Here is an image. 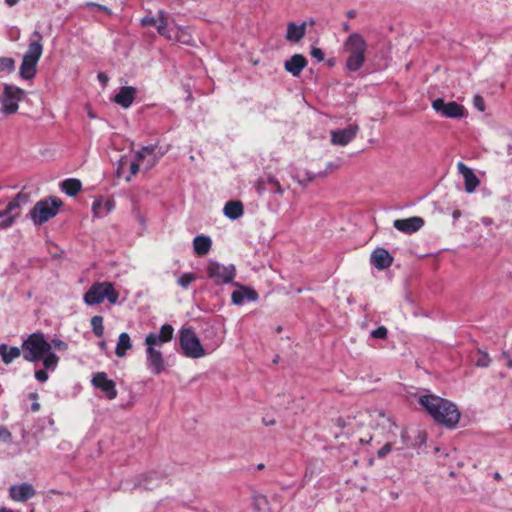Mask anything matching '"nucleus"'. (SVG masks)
Segmentation results:
<instances>
[{
  "instance_id": "f257e3e1",
  "label": "nucleus",
  "mask_w": 512,
  "mask_h": 512,
  "mask_svg": "<svg viewBox=\"0 0 512 512\" xmlns=\"http://www.w3.org/2000/svg\"><path fill=\"white\" fill-rule=\"evenodd\" d=\"M174 328L170 324H164L159 331L149 332L144 339L145 363L147 369L153 375H160L167 368L166 360L161 351L164 344L173 339Z\"/></svg>"
},
{
  "instance_id": "f03ea898",
  "label": "nucleus",
  "mask_w": 512,
  "mask_h": 512,
  "mask_svg": "<svg viewBox=\"0 0 512 512\" xmlns=\"http://www.w3.org/2000/svg\"><path fill=\"white\" fill-rule=\"evenodd\" d=\"M22 356L27 362H42L47 370H55L59 357L50 351L49 341L41 332L32 333L22 342Z\"/></svg>"
},
{
  "instance_id": "7ed1b4c3",
  "label": "nucleus",
  "mask_w": 512,
  "mask_h": 512,
  "mask_svg": "<svg viewBox=\"0 0 512 512\" xmlns=\"http://www.w3.org/2000/svg\"><path fill=\"white\" fill-rule=\"evenodd\" d=\"M419 404L438 423L454 428L460 420V411L451 401L434 394L419 397Z\"/></svg>"
},
{
  "instance_id": "20e7f679",
  "label": "nucleus",
  "mask_w": 512,
  "mask_h": 512,
  "mask_svg": "<svg viewBox=\"0 0 512 512\" xmlns=\"http://www.w3.org/2000/svg\"><path fill=\"white\" fill-rule=\"evenodd\" d=\"M367 47L366 40L357 32L346 38L343 43V50L347 54L345 67L348 71L356 72L361 69L365 62Z\"/></svg>"
},
{
  "instance_id": "39448f33",
  "label": "nucleus",
  "mask_w": 512,
  "mask_h": 512,
  "mask_svg": "<svg viewBox=\"0 0 512 512\" xmlns=\"http://www.w3.org/2000/svg\"><path fill=\"white\" fill-rule=\"evenodd\" d=\"M32 38L34 39L30 42L27 51L23 55L19 71L20 76L27 80L32 79L35 76L36 66L43 52V46L41 43L42 35L40 32L34 31Z\"/></svg>"
},
{
  "instance_id": "423d86ee",
  "label": "nucleus",
  "mask_w": 512,
  "mask_h": 512,
  "mask_svg": "<svg viewBox=\"0 0 512 512\" xmlns=\"http://www.w3.org/2000/svg\"><path fill=\"white\" fill-rule=\"evenodd\" d=\"M61 206L62 201L57 197L44 198L38 201L29 211L30 219L35 225H42L55 217Z\"/></svg>"
},
{
  "instance_id": "0eeeda50",
  "label": "nucleus",
  "mask_w": 512,
  "mask_h": 512,
  "mask_svg": "<svg viewBox=\"0 0 512 512\" xmlns=\"http://www.w3.org/2000/svg\"><path fill=\"white\" fill-rule=\"evenodd\" d=\"M119 298L118 292L110 282H96L88 289L84 295V302L89 306L102 303L105 299L110 304H116Z\"/></svg>"
},
{
  "instance_id": "6e6552de",
  "label": "nucleus",
  "mask_w": 512,
  "mask_h": 512,
  "mask_svg": "<svg viewBox=\"0 0 512 512\" xmlns=\"http://www.w3.org/2000/svg\"><path fill=\"white\" fill-rule=\"evenodd\" d=\"M179 344L184 356L199 359L206 355V351L198 336L191 327H183L179 331Z\"/></svg>"
},
{
  "instance_id": "1a4fd4ad",
  "label": "nucleus",
  "mask_w": 512,
  "mask_h": 512,
  "mask_svg": "<svg viewBox=\"0 0 512 512\" xmlns=\"http://www.w3.org/2000/svg\"><path fill=\"white\" fill-rule=\"evenodd\" d=\"M23 97L24 90L21 88L11 84H3V92L0 95L1 113L5 115L15 114Z\"/></svg>"
},
{
  "instance_id": "9d476101",
  "label": "nucleus",
  "mask_w": 512,
  "mask_h": 512,
  "mask_svg": "<svg viewBox=\"0 0 512 512\" xmlns=\"http://www.w3.org/2000/svg\"><path fill=\"white\" fill-rule=\"evenodd\" d=\"M206 271L208 278L216 285L229 284L236 276V268L233 264L224 265L214 260L208 262Z\"/></svg>"
},
{
  "instance_id": "9b49d317",
  "label": "nucleus",
  "mask_w": 512,
  "mask_h": 512,
  "mask_svg": "<svg viewBox=\"0 0 512 512\" xmlns=\"http://www.w3.org/2000/svg\"><path fill=\"white\" fill-rule=\"evenodd\" d=\"M433 110L441 117L460 119L466 114L465 107L455 101L446 102L443 98H437L431 104Z\"/></svg>"
},
{
  "instance_id": "f8f14e48",
  "label": "nucleus",
  "mask_w": 512,
  "mask_h": 512,
  "mask_svg": "<svg viewBox=\"0 0 512 512\" xmlns=\"http://www.w3.org/2000/svg\"><path fill=\"white\" fill-rule=\"evenodd\" d=\"M163 37L168 41L180 43L183 45H192L194 42L189 27L173 24L171 20L170 24L167 26L165 35H163Z\"/></svg>"
},
{
  "instance_id": "ddd939ff",
  "label": "nucleus",
  "mask_w": 512,
  "mask_h": 512,
  "mask_svg": "<svg viewBox=\"0 0 512 512\" xmlns=\"http://www.w3.org/2000/svg\"><path fill=\"white\" fill-rule=\"evenodd\" d=\"M92 385L104 392L105 396L109 400H113L117 397L116 384L113 380L109 379L105 372H97L93 375L91 380Z\"/></svg>"
},
{
  "instance_id": "4468645a",
  "label": "nucleus",
  "mask_w": 512,
  "mask_h": 512,
  "mask_svg": "<svg viewBox=\"0 0 512 512\" xmlns=\"http://www.w3.org/2000/svg\"><path fill=\"white\" fill-rule=\"evenodd\" d=\"M140 24L143 27L155 26L158 34L163 37L167 26L170 24V17L165 11L159 10L156 16L146 15L142 17Z\"/></svg>"
},
{
  "instance_id": "2eb2a0df",
  "label": "nucleus",
  "mask_w": 512,
  "mask_h": 512,
  "mask_svg": "<svg viewBox=\"0 0 512 512\" xmlns=\"http://www.w3.org/2000/svg\"><path fill=\"white\" fill-rule=\"evenodd\" d=\"M9 497L15 502H25L36 495L33 485L27 482L11 485L8 489Z\"/></svg>"
},
{
  "instance_id": "dca6fc26",
  "label": "nucleus",
  "mask_w": 512,
  "mask_h": 512,
  "mask_svg": "<svg viewBox=\"0 0 512 512\" xmlns=\"http://www.w3.org/2000/svg\"><path fill=\"white\" fill-rule=\"evenodd\" d=\"M359 127L357 124H350L348 127L331 131V142L334 145L345 146L357 135Z\"/></svg>"
},
{
  "instance_id": "f3484780",
  "label": "nucleus",
  "mask_w": 512,
  "mask_h": 512,
  "mask_svg": "<svg viewBox=\"0 0 512 512\" xmlns=\"http://www.w3.org/2000/svg\"><path fill=\"white\" fill-rule=\"evenodd\" d=\"M156 146L148 145L135 152V158L142 164L144 170H150L162 156L155 153Z\"/></svg>"
},
{
  "instance_id": "a211bd4d",
  "label": "nucleus",
  "mask_w": 512,
  "mask_h": 512,
  "mask_svg": "<svg viewBox=\"0 0 512 512\" xmlns=\"http://www.w3.org/2000/svg\"><path fill=\"white\" fill-rule=\"evenodd\" d=\"M424 225V220L421 217L414 216L407 219H397L394 221L393 226L400 232L412 234L420 230Z\"/></svg>"
},
{
  "instance_id": "6ab92c4d",
  "label": "nucleus",
  "mask_w": 512,
  "mask_h": 512,
  "mask_svg": "<svg viewBox=\"0 0 512 512\" xmlns=\"http://www.w3.org/2000/svg\"><path fill=\"white\" fill-rule=\"evenodd\" d=\"M371 264L379 270L386 269L391 266L393 257L385 248H376L370 257Z\"/></svg>"
},
{
  "instance_id": "aec40b11",
  "label": "nucleus",
  "mask_w": 512,
  "mask_h": 512,
  "mask_svg": "<svg viewBox=\"0 0 512 512\" xmlns=\"http://www.w3.org/2000/svg\"><path fill=\"white\" fill-rule=\"evenodd\" d=\"M457 168L464 178L465 191L467 193H473L480 183L478 177L475 175L471 168L467 167L462 162L457 164Z\"/></svg>"
},
{
  "instance_id": "412c9836",
  "label": "nucleus",
  "mask_w": 512,
  "mask_h": 512,
  "mask_svg": "<svg viewBox=\"0 0 512 512\" xmlns=\"http://www.w3.org/2000/svg\"><path fill=\"white\" fill-rule=\"evenodd\" d=\"M257 292L247 286H239V289L232 292L231 300L234 305H243L245 301H256Z\"/></svg>"
},
{
  "instance_id": "4be33fe9",
  "label": "nucleus",
  "mask_w": 512,
  "mask_h": 512,
  "mask_svg": "<svg viewBox=\"0 0 512 512\" xmlns=\"http://www.w3.org/2000/svg\"><path fill=\"white\" fill-rule=\"evenodd\" d=\"M136 97V89L132 86L122 87L114 96V102L123 108H129Z\"/></svg>"
},
{
  "instance_id": "5701e85b",
  "label": "nucleus",
  "mask_w": 512,
  "mask_h": 512,
  "mask_svg": "<svg viewBox=\"0 0 512 512\" xmlns=\"http://www.w3.org/2000/svg\"><path fill=\"white\" fill-rule=\"evenodd\" d=\"M306 65L307 61L305 57L300 54H295L285 62L284 67L286 71L291 73L293 76H298Z\"/></svg>"
},
{
  "instance_id": "b1692460",
  "label": "nucleus",
  "mask_w": 512,
  "mask_h": 512,
  "mask_svg": "<svg viewBox=\"0 0 512 512\" xmlns=\"http://www.w3.org/2000/svg\"><path fill=\"white\" fill-rule=\"evenodd\" d=\"M29 202V195L24 192H19L13 199H11L5 210L0 211V218L10 215L14 210L19 209L21 206Z\"/></svg>"
},
{
  "instance_id": "393cba45",
  "label": "nucleus",
  "mask_w": 512,
  "mask_h": 512,
  "mask_svg": "<svg viewBox=\"0 0 512 512\" xmlns=\"http://www.w3.org/2000/svg\"><path fill=\"white\" fill-rule=\"evenodd\" d=\"M306 33V22L297 25L294 22H289L287 25L286 39L290 42H299Z\"/></svg>"
},
{
  "instance_id": "a878e982",
  "label": "nucleus",
  "mask_w": 512,
  "mask_h": 512,
  "mask_svg": "<svg viewBox=\"0 0 512 512\" xmlns=\"http://www.w3.org/2000/svg\"><path fill=\"white\" fill-rule=\"evenodd\" d=\"M114 209V202L111 200L97 199L92 204V213L96 218H103Z\"/></svg>"
},
{
  "instance_id": "bb28decb",
  "label": "nucleus",
  "mask_w": 512,
  "mask_h": 512,
  "mask_svg": "<svg viewBox=\"0 0 512 512\" xmlns=\"http://www.w3.org/2000/svg\"><path fill=\"white\" fill-rule=\"evenodd\" d=\"M22 354V347H9L7 344H0V357L2 361L8 365Z\"/></svg>"
},
{
  "instance_id": "cd10ccee",
  "label": "nucleus",
  "mask_w": 512,
  "mask_h": 512,
  "mask_svg": "<svg viewBox=\"0 0 512 512\" xmlns=\"http://www.w3.org/2000/svg\"><path fill=\"white\" fill-rule=\"evenodd\" d=\"M212 241L210 237L204 235H198L193 240L194 252L199 256L208 254L211 249Z\"/></svg>"
},
{
  "instance_id": "c85d7f7f",
  "label": "nucleus",
  "mask_w": 512,
  "mask_h": 512,
  "mask_svg": "<svg viewBox=\"0 0 512 512\" xmlns=\"http://www.w3.org/2000/svg\"><path fill=\"white\" fill-rule=\"evenodd\" d=\"M223 213L231 220L239 219L244 213L243 204L240 201H229L225 204Z\"/></svg>"
},
{
  "instance_id": "c756f323",
  "label": "nucleus",
  "mask_w": 512,
  "mask_h": 512,
  "mask_svg": "<svg viewBox=\"0 0 512 512\" xmlns=\"http://www.w3.org/2000/svg\"><path fill=\"white\" fill-rule=\"evenodd\" d=\"M162 476L157 472H149L142 476V478L134 485V487H142L144 489H152L159 484Z\"/></svg>"
},
{
  "instance_id": "7c9ffc66",
  "label": "nucleus",
  "mask_w": 512,
  "mask_h": 512,
  "mask_svg": "<svg viewBox=\"0 0 512 512\" xmlns=\"http://www.w3.org/2000/svg\"><path fill=\"white\" fill-rule=\"evenodd\" d=\"M62 192L70 197L76 196L82 189L81 181L75 178H69L60 183Z\"/></svg>"
},
{
  "instance_id": "2f4dec72",
  "label": "nucleus",
  "mask_w": 512,
  "mask_h": 512,
  "mask_svg": "<svg viewBox=\"0 0 512 512\" xmlns=\"http://www.w3.org/2000/svg\"><path fill=\"white\" fill-rule=\"evenodd\" d=\"M132 349V341L128 333L123 332L119 335L115 348V354L118 357H124L127 351Z\"/></svg>"
},
{
  "instance_id": "473e14b6",
  "label": "nucleus",
  "mask_w": 512,
  "mask_h": 512,
  "mask_svg": "<svg viewBox=\"0 0 512 512\" xmlns=\"http://www.w3.org/2000/svg\"><path fill=\"white\" fill-rule=\"evenodd\" d=\"M293 179L301 185H307L315 179V174L308 170H297Z\"/></svg>"
},
{
  "instance_id": "72a5a7b5",
  "label": "nucleus",
  "mask_w": 512,
  "mask_h": 512,
  "mask_svg": "<svg viewBox=\"0 0 512 512\" xmlns=\"http://www.w3.org/2000/svg\"><path fill=\"white\" fill-rule=\"evenodd\" d=\"M15 70V61L11 57H0V77Z\"/></svg>"
},
{
  "instance_id": "f704fd0d",
  "label": "nucleus",
  "mask_w": 512,
  "mask_h": 512,
  "mask_svg": "<svg viewBox=\"0 0 512 512\" xmlns=\"http://www.w3.org/2000/svg\"><path fill=\"white\" fill-rule=\"evenodd\" d=\"M265 183H267L268 191L270 193H275L278 195H283L284 189L282 188L279 181L274 176H267L265 178Z\"/></svg>"
},
{
  "instance_id": "c9c22d12",
  "label": "nucleus",
  "mask_w": 512,
  "mask_h": 512,
  "mask_svg": "<svg viewBox=\"0 0 512 512\" xmlns=\"http://www.w3.org/2000/svg\"><path fill=\"white\" fill-rule=\"evenodd\" d=\"M91 327L92 331L97 337H101L104 334V326H103V317L102 316H94L91 319Z\"/></svg>"
},
{
  "instance_id": "e433bc0d",
  "label": "nucleus",
  "mask_w": 512,
  "mask_h": 512,
  "mask_svg": "<svg viewBox=\"0 0 512 512\" xmlns=\"http://www.w3.org/2000/svg\"><path fill=\"white\" fill-rule=\"evenodd\" d=\"M252 505L256 511H264L268 508V500L264 495L256 494L252 498Z\"/></svg>"
},
{
  "instance_id": "4c0bfd02",
  "label": "nucleus",
  "mask_w": 512,
  "mask_h": 512,
  "mask_svg": "<svg viewBox=\"0 0 512 512\" xmlns=\"http://www.w3.org/2000/svg\"><path fill=\"white\" fill-rule=\"evenodd\" d=\"M196 279L197 277L194 273H184L178 277L177 283L182 288L187 289Z\"/></svg>"
},
{
  "instance_id": "58836bf2",
  "label": "nucleus",
  "mask_w": 512,
  "mask_h": 512,
  "mask_svg": "<svg viewBox=\"0 0 512 512\" xmlns=\"http://www.w3.org/2000/svg\"><path fill=\"white\" fill-rule=\"evenodd\" d=\"M50 345V351L57 350V351H65L68 348V345L66 342L62 341L61 339L54 338L49 342Z\"/></svg>"
},
{
  "instance_id": "ea45409f",
  "label": "nucleus",
  "mask_w": 512,
  "mask_h": 512,
  "mask_svg": "<svg viewBox=\"0 0 512 512\" xmlns=\"http://www.w3.org/2000/svg\"><path fill=\"white\" fill-rule=\"evenodd\" d=\"M0 441L10 444L12 443V434L11 432L3 425H0Z\"/></svg>"
},
{
  "instance_id": "a19ab883",
  "label": "nucleus",
  "mask_w": 512,
  "mask_h": 512,
  "mask_svg": "<svg viewBox=\"0 0 512 512\" xmlns=\"http://www.w3.org/2000/svg\"><path fill=\"white\" fill-rule=\"evenodd\" d=\"M388 331L384 326H379L378 328L371 331L370 335L376 339H385L387 337Z\"/></svg>"
},
{
  "instance_id": "79ce46f5",
  "label": "nucleus",
  "mask_w": 512,
  "mask_h": 512,
  "mask_svg": "<svg viewBox=\"0 0 512 512\" xmlns=\"http://www.w3.org/2000/svg\"><path fill=\"white\" fill-rule=\"evenodd\" d=\"M141 167L142 164L135 158V156H133V159L130 161L129 164L130 176L136 175Z\"/></svg>"
},
{
  "instance_id": "37998d69",
  "label": "nucleus",
  "mask_w": 512,
  "mask_h": 512,
  "mask_svg": "<svg viewBox=\"0 0 512 512\" xmlns=\"http://www.w3.org/2000/svg\"><path fill=\"white\" fill-rule=\"evenodd\" d=\"M392 451V444L386 443L382 448L377 451L378 458H385Z\"/></svg>"
},
{
  "instance_id": "c03bdc74",
  "label": "nucleus",
  "mask_w": 512,
  "mask_h": 512,
  "mask_svg": "<svg viewBox=\"0 0 512 512\" xmlns=\"http://www.w3.org/2000/svg\"><path fill=\"white\" fill-rule=\"evenodd\" d=\"M85 6L86 7L94 8V9H96L98 11H105L108 14L111 13V11H110V9L108 7H106L104 5H101V4L94 3V2H86Z\"/></svg>"
},
{
  "instance_id": "a18cd8bd",
  "label": "nucleus",
  "mask_w": 512,
  "mask_h": 512,
  "mask_svg": "<svg viewBox=\"0 0 512 512\" xmlns=\"http://www.w3.org/2000/svg\"><path fill=\"white\" fill-rule=\"evenodd\" d=\"M473 103H474V106L479 111H484L485 110L484 100H483V98L480 95H475L474 96Z\"/></svg>"
},
{
  "instance_id": "49530a36",
  "label": "nucleus",
  "mask_w": 512,
  "mask_h": 512,
  "mask_svg": "<svg viewBox=\"0 0 512 512\" xmlns=\"http://www.w3.org/2000/svg\"><path fill=\"white\" fill-rule=\"evenodd\" d=\"M47 369L45 368V370L43 369H40V370H37L35 372V378L39 381V382H45L48 380V373L46 371Z\"/></svg>"
},
{
  "instance_id": "de8ad7c7",
  "label": "nucleus",
  "mask_w": 512,
  "mask_h": 512,
  "mask_svg": "<svg viewBox=\"0 0 512 512\" xmlns=\"http://www.w3.org/2000/svg\"><path fill=\"white\" fill-rule=\"evenodd\" d=\"M256 190L259 195H262L265 191H268L267 183H265V178L258 180Z\"/></svg>"
},
{
  "instance_id": "09e8293b",
  "label": "nucleus",
  "mask_w": 512,
  "mask_h": 512,
  "mask_svg": "<svg viewBox=\"0 0 512 512\" xmlns=\"http://www.w3.org/2000/svg\"><path fill=\"white\" fill-rule=\"evenodd\" d=\"M311 56L318 61H322L324 59V53L320 48H312Z\"/></svg>"
},
{
  "instance_id": "8fccbe9b",
  "label": "nucleus",
  "mask_w": 512,
  "mask_h": 512,
  "mask_svg": "<svg viewBox=\"0 0 512 512\" xmlns=\"http://www.w3.org/2000/svg\"><path fill=\"white\" fill-rule=\"evenodd\" d=\"M489 363H490V359L488 358L487 355H484L480 359H478L477 366H479V367H486V366L489 365Z\"/></svg>"
},
{
  "instance_id": "3c124183",
  "label": "nucleus",
  "mask_w": 512,
  "mask_h": 512,
  "mask_svg": "<svg viewBox=\"0 0 512 512\" xmlns=\"http://www.w3.org/2000/svg\"><path fill=\"white\" fill-rule=\"evenodd\" d=\"M15 218H16V215H11V216H8L4 222H3V226L4 227H10L14 222H15Z\"/></svg>"
},
{
  "instance_id": "603ef678",
  "label": "nucleus",
  "mask_w": 512,
  "mask_h": 512,
  "mask_svg": "<svg viewBox=\"0 0 512 512\" xmlns=\"http://www.w3.org/2000/svg\"><path fill=\"white\" fill-rule=\"evenodd\" d=\"M12 29H13V32H11V34H10V39L12 41H16V40H18V38L20 36V30L16 27H13Z\"/></svg>"
},
{
  "instance_id": "864d4df0",
  "label": "nucleus",
  "mask_w": 512,
  "mask_h": 512,
  "mask_svg": "<svg viewBox=\"0 0 512 512\" xmlns=\"http://www.w3.org/2000/svg\"><path fill=\"white\" fill-rule=\"evenodd\" d=\"M335 423L340 428H345L346 427V421H345V419H343L341 417L337 418Z\"/></svg>"
},
{
  "instance_id": "5fc2aeb1",
  "label": "nucleus",
  "mask_w": 512,
  "mask_h": 512,
  "mask_svg": "<svg viewBox=\"0 0 512 512\" xmlns=\"http://www.w3.org/2000/svg\"><path fill=\"white\" fill-rule=\"evenodd\" d=\"M98 79L101 83H103L104 85L107 83L108 81V77L104 74V73H99L98 74Z\"/></svg>"
},
{
  "instance_id": "6e6d98bb",
  "label": "nucleus",
  "mask_w": 512,
  "mask_h": 512,
  "mask_svg": "<svg viewBox=\"0 0 512 512\" xmlns=\"http://www.w3.org/2000/svg\"><path fill=\"white\" fill-rule=\"evenodd\" d=\"M39 409H40V404L37 401L33 402L31 405V410L33 412H37V411H39Z\"/></svg>"
},
{
  "instance_id": "4d7b16f0",
  "label": "nucleus",
  "mask_w": 512,
  "mask_h": 512,
  "mask_svg": "<svg viewBox=\"0 0 512 512\" xmlns=\"http://www.w3.org/2000/svg\"><path fill=\"white\" fill-rule=\"evenodd\" d=\"M18 2L19 0H5V3L10 7L15 6Z\"/></svg>"
},
{
  "instance_id": "13d9d810",
  "label": "nucleus",
  "mask_w": 512,
  "mask_h": 512,
  "mask_svg": "<svg viewBox=\"0 0 512 512\" xmlns=\"http://www.w3.org/2000/svg\"><path fill=\"white\" fill-rule=\"evenodd\" d=\"M461 216V212L459 210H455L453 213H452V217L454 219H458L459 217Z\"/></svg>"
},
{
  "instance_id": "bf43d9fd",
  "label": "nucleus",
  "mask_w": 512,
  "mask_h": 512,
  "mask_svg": "<svg viewBox=\"0 0 512 512\" xmlns=\"http://www.w3.org/2000/svg\"><path fill=\"white\" fill-rule=\"evenodd\" d=\"M0 512H14V511L12 509L2 507V508H0Z\"/></svg>"
},
{
  "instance_id": "052dcab7",
  "label": "nucleus",
  "mask_w": 512,
  "mask_h": 512,
  "mask_svg": "<svg viewBox=\"0 0 512 512\" xmlns=\"http://www.w3.org/2000/svg\"><path fill=\"white\" fill-rule=\"evenodd\" d=\"M493 477H494L495 480H500L501 479V475L498 472H495Z\"/></svg>"
},
{
  "instance_id": "680f3d73",
  "label": "nucleus",
  "mask_w": 512,
  "mask_h": 512,
  "mask_svg": "<svg viewBox=\"0 0 512 512\" xmlns=\"http://www.w3.org/2000/svg\"><path fill=\"white\" fill-rule=\"evenodd\" d=\"M347 15H348V17L353 18V17H355V11L351 10V11L348 12Z\"/></svg>"
},
{
  "instance_id": "e2e57ef3",
  "label": "nucleus",
  "mask_w": 512,
  "mask_h": 512,
  "mask_svg": "<svg viewBox=\"0 0 512 512\" xmlns=\"http://www.w3.org/2000/svg\"><path fill=\"white\" fill-rule=\"evenodd\" d=\"M406 437H407V432L406 431H402L401 432V438L403 439V441H405Z\"/></svg>"
},
{
  "instance_id": "0e129e2a",
  "label": "nucleus",
  "mask_w": 512,
  "mask_h": 512,
  "mask_svg": "<svg viewBox=\"0 0 512 512\" xmlns=\"http://www.w3.org/2000/svg\"><path fill=\"white\" fill-rule=\"evenodd\" d=\"M327 168H328V169H333V168H335V166H334V164H333L332 162H329V163L327 164Z\"/></svg>"
},
{
  "instance_id": "69168bd1",
  "label": "nucleus",
  "mask_w": 512,
  "mask_h": 512,
  "mask_svg": "<svg viewBox=\"0 0 512 512\" xmlns=\"http://www.w3.org/2000/svg\"><path fill=\"white\" fill-rule=\"evenodd\" d=\"M37 397H38L37 393H31V394H30V398H32V399H34V400H36V399H37Z\"/></svg>"
},
{
  "instance_id": "338daca9",
  "label": "nucleus",
  "mask_w": 512,
  "mask_h": 512,
  "mask_svg": "<svg viewBox=\"0 0 512 512\" xmlns=\"http://www.w3.org/2000/svg\"><path fill=\"white\" fill-rule=\"evenodd\" d=\"M100 347H101V348H105V347H106V343H105V342H101V343H100Z\"/></svg>"
},
{
  "instance_id": "774afa93",
  "label": "nucleus",
  "mask_w": 512,
  "mask_h": 512,
  "mask_svg": "<svg viewBox=\"0 0 512 512\" xmlns=\"http://www.w3.org/2000/svg\"><path fill=\"white\" fill-rule=\"evenodd\" d=\"M88 115H89L90 118H94L95 117V115L93 113H91V112H89Z\"/></svg>"
}]
</instances>
